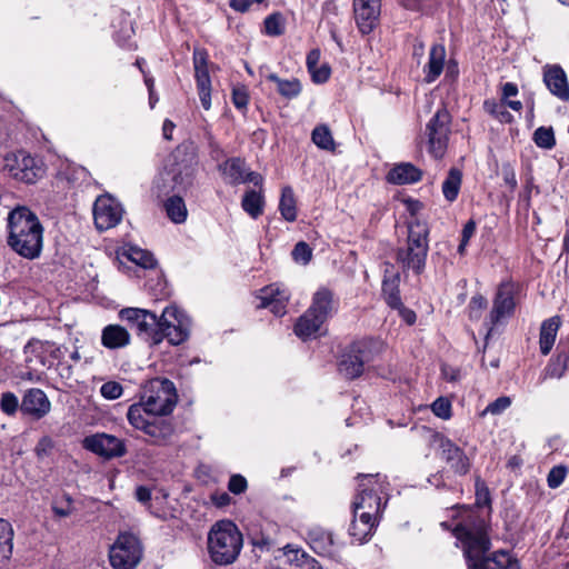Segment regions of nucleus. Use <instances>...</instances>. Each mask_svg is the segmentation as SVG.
Segmentation results:
<instances>
[{
  "label": "nucleus",
  "mask_w": 569,
  "mask_h": 569,
  "mask_svg": "<svg viewBox=\"0 0 569 569\" xmlns=\"http://www.w3.org/2000/svg\"><path fill=\"white\" fill-rule=\"evenodd\" d=\"M3 161L10 177L24 183H34L44 173L42 162L23 150L6 154Z\"/></svg>",
  "instance_id": "9b49d317"
},
{
  "label": "nucleus",
  "mask_w": 569,
  "mask_h": 569,
  "mask_svg": "<svg viewBox=\"0 0 569 569\" xmlns=\"http://www.w3.org/2000/svg\"><path fill=\"white\" fill-rule=\"evenodd\" d=\"M122 24L123 26L120 31L121 36L117 33L114 39L120 46H126V42L131 38L133 33V28L131 21L128 18L123 19Z\"/></svg>",
  "instance_id": "338daca9"
},
{
  "label": "nucleus",
  "mask_w": 569,
  "mask_h": 569,
  "mask_svg": "<svg viewBox=\"0 0 569 569\" xmlns=\"http://www.w3.org/2000/svg\"><path fill=\"white\" fill-rule=\"evenodd\" d=\"M535 143L542 149L550 150L556 146L555 132L551 127H539L533 132Z\"/></svg>",
  "instance_id": "49530a36"
},
{
  "label": "nucleus",
  "mask_w": 569,
  "mask_h": 569,
  "mask_svg": "<svg viewBox=\"0 0 569 569\" xmlns=\"http://www.w3.org/2000/svg\"><path fill=\"white\" fill-rule=\"evenodd\" d=\"M188 146H179L171 154L164 171L162 191H187L193 186L197 172V160L188 152Z\"/></svg>",
  "instance_id": "423d86ee"
},
{
  "label": "nucleus",
  "mask_w": 569,
  "mask_h": 569,
  "mask_svg": "<svg viewBox=\"0 0 569 569\" xmlns=\"http://www.w3.org/2000/svg\"><path fill=\"white\" fill-rule=\"evenodd\" d=\"M129 331L120 325H108L101 332V345L107 349H120L130 343Z\"/></svg>",
  "instance_id": "bb28decb"
},
{
  "label": "nucleus",
  "mask_w": 569,
  "mask_h": 569,
  "mask_svg": "<svg viewBox=\"0 0 569 569\" xmlns=\"http://www.w3.org/2000/svg\"><path fill=\"white\" fill-rule=\"evenodd\" d=\"M422 177V171L409 162H402L395 166L387 174V180L393 184H409L418 182Z\"/></svg>",
  "instance_id": "cd10ccee"
},
{
  "label": "nucleus",
  "mask_w": 569,
  "mask_h": 569,
  "mask_svg": "<svg viewBox=\"0 0 569 569\" xmlns=\"http://www.w3.org/2000/svg\"><path fill=\"white\" fill-rule=\"evenodd\" d=\"M276 559L282 560L283 563L295 565L297 567H309L315 560L310 559L307 553L292 545H287L277 549Z\"/></svg>",
  "instance_id": "473e14b6"
},
{
  "label": "nucleus",
  "mask_w": 569,
  "mask_h": 569,
  "mask_svg": "<svg viewBox=\"0 0 569 569\" xmlns=\"http://www.w3.org/2000/svg\"><path fill=\"white\" fill-rule=\"evenodd\" d=\"M289 300V292L284 291L281 296H279L276 301L269 305L271 312L278 317H281L286 313V306Z\"/></svg>",
  "instance_id": "0e129e2a"
},
{
  "label": "nucleus",
  "mask_w": 569,
  "mask_h": 569,
  "mask_svg": "<svg viewBox=\"0 0 569 569\" xmlns=\"http://www.w3.org/2000/svg\"><path fill=\"white\" fill-rule=\"evenodd\" d=\"M191 321L177 306H167L159 317L161 342L167 339L173 346L184 342L190 335Z\"/></svg>",
  "instance_id": "9d476101"
},
{
  "label": "nucleus",
  "mask_w": 569,
  "mask_h": 569,
  "mask_svg": "<svg viewBox=\"0 0 569 569\" xmlns=\"http://www.w3.org/2000/svg\"><path fill=\"white\" fill-rule=\"evenodd\" d=\"M543 82L552 96L560 101H569V83L567 74L560 66H546L543 68Z\"/></svg>",
  "instance_id": "412c9836"
},
{
  "label": "nucleus",
  "mask_w": 569,
  "mask_h": 569,
  "mask_svg": "<svg viewBox=\"0 0 569 569\" xmlns=\"http://www.w3.org/2000/svg\"><path fill=\"white\" fill-rule=\"evenodd\" d=\"M311 74L312 81L316 83H323L330 77V68L328 64H322L320 67H315L312 70H308Z\"/></svg>",
  "instance_id": "69168bd1"
},
{
  "label": "nucleus",
  "mask_w": 569,
  "mask_h": 569,
  "mask_svg": "<svg viewBox=\"0 0 569 569\" xmlns=\"http://www.w3.org/2000/svg\"><path fill=\"white\" fill-rule=\"evenodd\" d=\"M569 355L567 352H559L552 357L542 372V379H560L563 377L568 369Z\"/></svg>",
  "instance_id": "e433bc0d"
},
{
  "label": "nucleus",
  "mask_w": 569,
  "mask_h": 569,
  "mask_svg": "<svg viewBox=\"0 0 569 569\" xmlns=\"http://www.w3.org/2000/svg\"><path fill=\"white\" fill-rule=\"evenodd\" d=\"M242 549V535L230 520L217 521L208 533L211 560L220 566L233 563Z\"/></svg>",
  "instance_id": "7ed1b4c3"
},
{
  "label": "nucleus",
  "mask_w": 569,
  "mask_h": 569,
  "mask_svg": "<svg viewBox=\"0 0 569 569\" xmlns=\"http://www.w3.org/2000/svg\"><path fill=\"white\" fill-rule=\"evenodd\" d=\"M127 257L137 266H140L144 269L153 268L157 262L151 252L138 247H130L128 249Z\"/></svg>",
  "instance_id": "79ce46f5"
},
{
  "label": "nucleus",
  "mask_w": 569,
  "mask_h": 569,
  "mask_svg": "<svg viewBox=\"0 0 569 569\" xmlns=\"http://www.w3.org/2000/svg\"><path fill=\"white\" fill-rule=\"evenodd\" d=\"M399 282L400 276L398 273L391 274L390 277L386 274L382 282L383 297L388 306L391 308H400L402 306L399 292Z\"/></svg>",
  "instance_id": "f704fd0d"
},
{
  "label": "nucleus",
  "mask_w": 569,
  "mask_h": 569,
  "mask_svg": "<svg viewBox=\"0 0 569 569\" xmlns=\"http://www.w3.org/2000/svg\"><path fill=\"white\" fill-rule=\"evenodd\" d=\"M57 371L63 383L68 385V381L71 380L73 376L72 365L68 361H60L57 363Z\"/></svg>",
  "instance_id": "774afa93"
},
{
  "label": "nucleus",
  "mask_w": 569,
  "mask_h": 569,
  "mask_svg": "<svg viewBox=\"0 0 569 569\" xmlns=\"http://www.w3.org/2000/svg\"><path fill=\"white\" fill-rule=\"evenodd\" d=\"M382 347V342L373 339L355 342L342 355L339 362V372L347 379L358 378L363 372L365 363L372 361L375 355L379 353Z\"/></svg>",
  "instance_id": "6e6552de"
},
{
  "label": "nucleus",
  "mask_w": 569,
  "mask_h": 569,
  "mask_svg": "<svg viewBox=\"0 0 569 569\" xmlns=\"http://www.w3.org/2000/svg\"><path fill=\"white\" fill-rule=\"evenodd\" d=\"M560 326L561 319L558 316L551 317L541 323L539 349L542 355L547 356L551 351Z\"/></svg>",
  "instance_id": "c85d7f7f"
},
{
  "label": "nucleus",
  "mask_w": 569,
  "mask_h": 569,
  "mask_svg": "<svg viewBox=\"0 0 569 569\" xmlns=\"http://www.w3.org/2000/svg\"><path fill=\"white\" fill-rule=\"evenodd\" d=\"M352 515L349 535L355 542L362 543L372 536L379 519L365 511H352Z\"/></svg>",
  "instance_id": "4be33fe9"
},
{
  "label": "nucleus",
  "mask_w": 569,
  "mask_h": 569,
  "mask_svg": "<svg viewBox=\"0 0 569 569\" xmlns=\"http://www.w3.org/2000/svg\"><path fill=\"white\" fill-rule=\"evenodd\" d=\"M279 211L282 218L289 222L297 219V201L291 187H283L279 201Z\"/></svg>",
  "instance_id": "4c0bfd02"
},
{
  "label": "nucleus",
  "mask_w": 569,
  "mask_h": 569,
  "mask_svg": "<svg viewBox=\"0 0 569 569\" xmlns=\"http://www.w3.org/2000/svg\"><path fill=\"white\" fill-rule=\"evenodd\" d=\"M122 214L121 204L110 194L100 196L94 201V224L101 231L116 227L121 221Z\"/></svg>",
  "instance_id": "dca6fc26"
},
{
  "label": "nucleus",
  "mask_w": 569,
  "mask_h": 569,
  "mask_svg": "<svg viewBox=\"0 0 569 569\" xmlns=\"http://www.w3.org/2000/svg\"><path fill=\"white\" fill-rule=\"evenodd\" d=\"M20 410L23 415L40 420L51 411V401L43 390L31 388L23 393Z\"/></svg>",
  "instance_id": "aec40b11"
},
{
  "label": "nucleus",
  "mask_w": 569,
  "mask_h": 569,
  "mask_svg": "<svg viewBox=\"0 0 569 569\" xmlns=\"http://www.w3.org/2000/svg\"><path fill=\"white\" fill-rule=\"evenodd\" d=\"M168 218L174 223H182L186 221L188 210L183 199L179 196L169 198L164 203Z\"/></svg>",
  "instance_id": "a19ab883"
},
{
  "label": "nucleus",
  "mask_w": 569,
  "mask_h": 569,
  "mask_svg": "<svg viewBox=\"0 0 569 569\" xmlns=\"http://www.w3.org/2000/svg\"><path fill=\"white\" fill-rule=\"evenodd\" d=\"M446 62V48L442 43H435L429 50L427 63L423 66L425 81L435 82L443 71Z\"/></svg>",
  "instance_id": "393cba45"
},
{
  "label": "nucleus",
  "mask_w": 569,
  "mask_h": 569,
  "mask_svg": "<svg viewBox=\"0 0 569 569\" xmlns=\"http://www.w3.org/2000/svg\"><path fill=\"white\" fill-rule=\"evenodd\" d=\"M18 409V397L11 391L3 392L0 398V410L7 416H14Z\"/></svg>",
  "instance_id": "09e8293b"
},
{
  "label": "nucleus",
  "mask_w": 569,
  "mask_h": 569,
  "mask_svg": "<svg viewBox=\"0 0 569 569\" xmlns=\"http://www.w3.org/2000/svg\"><path fill=\"white\" fill-rule=\"evenodd\" d=\"M52 511L57 517L60 518L70 516L73 511L72 498L67 493H63L61 497L56 498L52 502Z\"/></svg>",
  "instance_id": "de8ad7c7"
},
{
  "label": "nucleus",
  "mask_w": 569,
  "mask_h": 569,
  "mask_svg": "<svg viewBox=\"0 0 569 569\" xmlns=\"http://www.w3.org/2000/svg\"><path fill=\"white\" fill-rule=\"evenodd\" d=\"M100 393L107 400H116L122 396L123 388L117 381H107L101 386Z\"/></svg>",
  "instance_id": "3c124183"
},
{
  "label": "nucleus",
  "mask_w": 569,
  "mask_h": 569,
  "mask_svg": "<svg viewBox=\"0 0 569 569\" xmlns=\"http://www.w3.org/2000/svg\"><path fill=\"white\" fill-rule=\"evenodd\" d=\"M53 449V441L50 437L43 436L39 439L34 447V453L39 460L48 457Z\"/></svg>",
  "instance_id": "bf43d9fd"
},
{
  "label": "nucleus",
  "mask_w": 569,
  "mask_h": 569,
  "mask_svg": "<svg viewBox=\"0 0 569 569\" xmlns=\"http://www.w3.org/2000/svg\"><path fill=\"white\" fill-rule=\"evenodd\" d=\"M246 162L241 158H230L219 164V171L224 180L230 184L244 183Z\"/></svg>",
  "instance_id": "c756f323"
},
{
  "label": "nucleus",
  "mask_w": 569,
  "mask_h": 569,
  "mask_svg": "<svg viewBox=\"0 0 569 569\" xmlns=\"http://www.w3.org/2000/svg\"><path fill=\"white\" fill-rule=\"evenodd\" d=\"M519 286L512 280H505L498 286L492 301V308L489 312L488 320L485 322L488 335L495 327L506 322L513 316Z\"/></svg>",
  "instance_id": "1a4fd4ad"
},
{
  "label": "nucleus",
  "mask_w": 569,
  "mask_h": 569,
  "mask_svg": "<svg viewBox=\"0 0 569 569\" xmlns=\"http://www.w3.org/2000/svg\"><path fill=\"white\" fill-rule=\"evenodd\" d=\"M431 410L437 417L447 420L451 417V402L445 397H439L432 402Z\"/></svg>",
  "instance_id": "603ef678"
},
{
  "label": "nucleus",
  "mask_w": 569,
  "mask_h": 569,
  "mask_svg": "<svg viewBox=\"0 0 569 569\" xmlns=\"http://www.w3.org/2000/svg\"><path fill=\"white\" fill-rule=\"evenodd\" d=\"M113 569H134L142 558V546L137 536L121 532L110 548Z\"/></svg>",
  "instance_id": "f8f14e48"
},
{
  "label": "nucleus",
  "mask_w": 569,
  "mask_h": 569,
  "mask_svg": "<svg viewBox=\"0 0 569 569\" xmlns=\"http://www.w3.org/2000/svg\"><path fill=\"white\" fill-rule=\"evenodd\" d=\"M476 232V222L473 220H469L462 229L461 241L458 247V252L460 254L465 253L466 247L468 246L469 240L473 237Z\"/></svg>",
  "instance_id": "680f3d73"
},
{
  "label": "nucleus",
  "mask_w": 569,
  "mask_h": 569,
  "mask_svg": "<svg viewBox=\"0 0 569 569\" xmlns=\"http://www.w3.org/2000/svg\"><path fill=\"white\" fill-rule=\"evenodd\" d=\"M483 108L500 122L509 123L512 120L511 113L506 109V101L486 100Z\"/></svg>",
  "instance_id": "37998d69"
},
{
  "label": "nucleus",
  "mask_w": 569,
  "mask_h": 569,
  "mask_svg": "<svg viewBox=\"0 0 569 569\" xmlns=\"http://www.w3.org/2000/svg\"><path fill=\"white\" fill-rule=\"evenodd\" d=\"M27 357V362H31L32 360L29 358V355L36 353L37 356H40L42 353L49 355L53 360H57L58 362L64 361L63 358L67 352V348L63 346H58L54 342H42V341H34L29 342L24 348Z\"/></svg>",
  "instance_id": "2f4dec72"
},
{
  "label": "nucleus",
  "mask_w": 569,
  "mask_h": 569,
  "mask_svg": "<svg viewBox=\"0 0 569 569\" xmlns=\"http://www.w3.org/2000/svg\"><path fill=\"white\" fill-rule=\"evenodd\" d=\"M177 402L178 393L173 382L167 378H153L142 386L139 401L129 409L139 408V413L168 416Z\"/></svg>",
  "instance_id": "20e7f679"
},
{
  "label": "nucleus",
  "mask_w": 569,
  "mask_h": 569,
  "mask_svg": "<svg viewBox=\"0 0 569 569\" xmlns=\"http://www.w3.org/2000/svg\"><path fill=\"white\" fill-rule=\"evenodd\" d=\"M82 446L104 459L119 458L127 452L126 445L121 439L103 432L87 436Z\"/></svg>",
  "instance_id": "f3484780"
},
{
  "label": "nucleus",
  "mask_w": 569,
  "mask_h": 569,
  "mask_svg": "<svg viewBox=\"0 0 569 569\" xmlns=\"http://www.w3.org/2000/svg\"><path fill=\"white\" fill-rule=\"evenodd\" d=\"M266 33L269 36H280L283 32L282 18L279 13H273L264 19Z\"/></svg>",
  "instance_id": "5fc2aeb1"
},
{
  "label": "nucleus",
  "mask_w": 569,
  "mask_h": 569,
  "mask_svg": "<svg viewBox=\"0 0 569 569\" xmlns=\"http://www.w3.org/2000/svg\"><path fill=\"white\" fill-rule=\"evenodd\" d=\"M242 209L253 219H257L263 212L264 198L260 191H246L242 201Z\"/></svg>",
  "instance_id": "58836bf2"
},
{
  "label": "nucleus",
  "mask_w": 569,
  "mask_h": 569,
  "mask_svg": "<svg viewBox=\"0 0 569 569\" xmlns=\"http://www.w3.org/2000/svg\"><path fill=\"white\" fill-rule=\"evenodd\" d=\"M140 409H128L129 423L150 437L152 443H164L173 433L172 425L160 415L139 413Z\"/></svg>",
  "instance_id": "ddd939ff"
},
{
  "label": "nucleus",
  "mask_w": 569,
  "mask_h": 569,
  "mask_svg": "<svg viewBox=\"0 0 569 569\" xmlns=\"http://www.w3.org/2000/svg\"><path fill=\"white\" fill-rule=\"evenodd\" d=\"M232 102L239 110H244L249 102V94L246 87H236L232 90Z\"/></svg>",
  "instance_id": "052dcab7"
},
{
  "label": "nucleus",
  "mask_w": 569,
  "mask_h": 569,
  "mask_svg": "<svg viewBox=\"0 0 569 569\" xmlns=\"http://www.w3.org/2000/svg\"><path fill=\"white\" fill-rule=\"evenodd\" d=\"M312 257V250L306 242H298L292 250V258L296 262L307 264Z\"/></svg>",
  "instance_id": "6e6d98bb"
},
{
  "label": "nucleus",
  "mask_w": 569,
  "mask_h": 569,
  "mask_svg": "<svg viewBox=\"0 0 569 569\" xmlns=\"http://www.w3.org/2000/svg\"><path fill=\"white\" fill-rule=\"evenodd\" d=\"M267 79L277 86V91L286 99H295L301 92V83L298 79H281L276 73H270Z\"/></svg>",
  "instance_id": "72a5a7b5"
},
{
  "label": "nucleus",
  "mask_w": 569,
  "mask_h": 569,
  "mask_svg": "<svg viewBox=\"0 0 569 569\" xmlns=\"http://www.w3.org/2000/svg\"><path fill=\"white\" fill-rule=\"evenodd\" d=\"M462 182V172L457 168H451L447 178L442 182V193L447 201L453 202L460 191Z\"/></svg>",
  "instance_id": "ea45409f"
},
{
  "label": "nucleus",
  "mask_w": 569,
  "mask_h": 569,
  "mask_svg": "<svg viewBox=\"0 0 569 569\" xmlns=\"http://www.w3.org/2000/svg\"><path fill=\"white\" fill-rule=\"evenodd\" d=\"M428 236L426 222L415 219L408 223L407 243L397 251V261L403 270H412L417 274L423 271L429 250Z\"/></svg>",
  "instance_id": "39448f33"
},
{
  "label": "nucleus",
  "mask_w": 569,
  "mask_h": 569,
  "mask_svg": "<svg viewBox=\"0 0 569 569\" xmlns=\"http://www.w3.org/2000/svg\"><path fill=\"white\" fill-rule=\"evenodd\" d=\"M450 122L451 117L449 112L441 108L427 123L426 133L428 136L429 151L435 158H441L446 152Z\"/></svg>",
  "instance_id": "4468645a"
},
{
  "label": "nucleus",
  "mask_w": 569,
  "mask_h": 569,
  "mask_svg": "<svg viewBox=\"0 0 569 569\" xmlns=\"http://www.w3.org/2000/svg\"><path fill=\"white\" fill-rule=\"evenodd\" d=\"M120 317L132 323L138 335L142 338L151 341L153 345L161 342L159 317L154 312L140 308H126L120 311Z\"/></svg>",
  "instance_id": "2eb2a0df"
},
{
  "label": "nucleus",
  "mask_w": 569,
  "mask_h": 569,
  "mask_svg": "<svg viewBox=\"0 0 569 569\" xmlns=\"http://www.w3.org/2000/svg\"><path fill=\"white\" fill-rule=\"evenodd\" d=\"M287 289L280 288L278 284H270L261 290H259V293L257 296V299L259 300V303L257 305L258 308H267L270 303L276 301V299L281 296Z\"/></svg>",
  "instance_id": "a18cd8bd"
},
{
  "label": "nucleus",
  "mask_w": 569,
  "mask_h": 569,
  "mask_svg": "<svg viewBox=\"0 0 569 569\" xmlns=\"http://www.w3.org/2000/svg\"><path fill=\"white\" fill-rule=\"evenodd\" d=\"M355 21L362 34L370 33L378 24L381 0H353Z\"/></svg>",
  "instance_id": "6ab92c4d"
},
{
  "label": "nucleus",
  "mask_w": 569,
  "mask_h": 569,
  "mask_svg": "<svg viewBox=\"0 0 569 569\" xmlns=\"http://www.w3.org/2000/svg\"><path fill=\"white\" fill-rule=\"evenodd\" d=\"M441 526L452 530L468 569H520L517 558L508 551L499 550L486 556L491 542L488 523L478 509L460 507L452 520L442 521Z\"/></svg>",
  "instance_id": "f257e3e1"
},
{
  "label": "nucleus",
  "mask_w": 569,
  "mask_h": 569,
  "mask_svg": "<svg viewBox=\"0 0 569 569\" xmlns=\"http://www.w3.org/2000/svg\"><path fill=\"white\" fill-rule=\"evenodd\" d=\"M486 308H487V299L481 295L473 296L470 299V302L468 306L470 319L479 320L481 318L482 311Z\"/></svg>",
  "instance_id": "8fccbe9b"
},
{
  "label": "nucleus",
  "mask_w": 569,
  "mask_h": 569,
  "mask_svg": "<svg viewBox=\"0 0 569 569\" xmlns=\"http://www.w3.org/2000/svg\"><path fill=\"white\" fill-rule=\"evenodd\" d=\"M309 315L318 316L322 321H327L337 311V302L333 293L327 288H319L312 297Z\"/></svg>",
  "instance_id": "5701e85b"
},
{
  "label": "nucleus",
  "mask_w": 569,
  "mask_h": 569,
  "mask_svg": "<svg viewBox=\"0 0 569 569\" xmlns=\"http://www.w3.org/2000/svg\"><path fill=\"white\" fill-rule=\"evenodd\" d=\"M567 475V469L563 466L553 467L547 477L548 486L552 489L558 488L565 480Z\"/></svg>",
  "instance_id": "13d9d810"
},
{
  "label": "nucleus",
  "mask_w": 569,
  "mask_h": 569,
  "mask_svg": "<svg viewBox=\"0 0 569 569\" xmlns=\"http://www.w3.org/2000/svg\"><path fill=\"white\" fill-rule=\"evenodd\" d=\"M14 530L12 525L0 518V562L10 559L13 551Z\"/></svg>",
  "instance_id": "c9c22d12"
},
{
  "label": "nucleus",
  "mask_w": 569,
  "mask_h": 569,
  "mask_svg": "<svg viewBox=\"0 0 569 569\" xmlns=\"http://www.w3.org/2000/svg\"><path fill=\"white\" fill-rule=\"evenodd\" d=\"M193 67L197 89L204 110L211 108V80L208 70V53L203 49L193 51Z\"/></svg>",
  "instance_id": "a211bd4d"
},
{
  "label": "nucleus",
  "mask_w": 569,
  "mask_h": 569,
  "mask_svg": "<svg viewBox=\"0 0 569 569\" xmlns=\"http://www.w3.org/2000/svg\"><path fill=\"white\" fill-rule=\"evenodd\" d=\"M511 406V399L507 396L499 397L495 401L490 402L486 409L481 412V416L500 415Z\"/></svg>",
  "instance_id": "864d4df0"
},
{
  "label": "nucleus",
  "mask_w": 569,
  "mask_h": 569,
  "mask_svg": "<svg viewBox=\"0 0 569 569\" xmlns=\"http://www.w3.org/2000/svg\"><path fill=\"white\" fill-rule=\"evenodd\" d=\"M8 246L20 257L37 259L43 244V228L39 218L27 207H17L8 216Z\"/></svg>",
  "instance_id": "f03ea898"
},
{
  "label": "nucleus",
  "mask_w": 569,
  "mask_h": 569,
  "mask_svg": "<svg viewBox=\"0 0 569 569\" xmlns=\"http://www.w3.org/2000/svg\"><path fill=\"white\" fill-rule=\"evenodd\" d=\"M443 459L450 468L458 475H466L470 469V461L466 453L450 440L441 443Z\"/></svg>",
  "instance_id": "a878e982"
},
{
  "label": "nucleus",
  "mask_w": 569,
  "mask_h": 569,
  "mask_svg": "<svg viewBox=\"0 0 569 569\" xmlns=\"http://www.w3.org/2000/svg\"><path fill=\"white\" fill-rule=\"evenodd\" d=\"M358 493L352 502V511L369 512L370 516L380 518L387 502L386 478L377 475H361Z\"/></svg>",
  "instance_id": "0eeeda50"
},
{
  "label": "nucleus",
  "mask_w": 569,
  "mask_h": 569,
  "mask_svg": "<svg viewBox=\"0 0 569 569\" xmlns=\"http://www.w3.org/2000/svg\"><path fill=\"white\" fill-rule=\"evenodd\" d=\"M325 321L318 316L309 315L307 310L297 321L295 326V333L302 340L317 337L320 333Z\"/></svg>",
  "instance_id": "7c9ffc66"
},
{
  "label": "nucleus",
  "mask_w": 569,
  "mask_h": 569,
  "mask_svg": "<svg viewBox=\"0 0 569 569\" xmlns=\"http://www.w3.org/2000/svg\"><path fill=\"white\" fill-rule=\"evenodd\" d=\"M89 172L83 167H72L67 171V179L74 186H80L89 181Z\"/></svg>",
  "instance_id": "4d7b16f0"
},
{
  "label": "nucleus",
  "mask_w": 569,
  "mask_h": 569,
  "mask_svg": "<svg viewBox=\"0 0 569 569\" xmlns=\"http://www.w3.org/2000/svg\"><path fill=\"white\" fill-rule=\"evenodd\" d=\"M308 538L310 547L316 553L326 557H335L338 553L339 547L330 531L316 527L308 532Z\"/></svg>",
  "instance_id": "b1692460"
},
{
  "label": "nucleus",
  "mask_w": 569,
  "mask_h": 569,
  "mask_svg": "<svg viewBox=\"0 0 569 569\" xmlns=\"http://www.w3.org/2000/svg\"><path fill=\"white\" fill-rule=\"evenodd\" d=\"M248 487L247 480L241 475H233L230 477L228 489L234 495H240L246 491Z\"/></svg>",
  "instance_id": "e2e57ef3"
},
{
  "label": "nucleus",
  "mask_w": 569,
  "mask_h": 569,
  "mask_svg": "<svg viewBox=\"0 0 569 569\" xmlns=\"http://www.w3.org/2000/svg\"><path fill=\"white\" fill-rule=\"evenodd\" d=\"M313 143L325 150H333L335 141L331 131L327 126H318L312 131Z\"/></svg>",
  "instance_id": "c03bdc74"
}]
</instances>
